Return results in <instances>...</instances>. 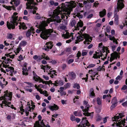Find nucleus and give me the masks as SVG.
I'll return each instance as SVG.
<instances>
[{"label": "nucleus", "mask_w": 127, "mask_h": 127, "mask_svg": "<svg viewBox=\"0 0 127 127\" xmlns=\"http://www.w3.org/2000/svg\"><path fill=\"white\" fill-rule=\"evenodd\" d=\"M86 28V26L83 27L80 31L81 34L80 35H78L77 37V40H75V42L76 44L78 43L80 41L83 40L84 39H85V40L84 42V44H89V43L88 42H91L92 39L91 36L86 33L82 34V32L85 30Z\"/></svg>", "instance_id": "1"}, {"label": "nucleus", "mask_w": 127, "mask_h": 127, "mask_svg": "<svg viewBox=\"0 0 127 127\" xmlns=\"http://www.w3.org/2000/svg\"><path fill=\"white\" fill-rule=\"evenodd\" d=\"M18 13L17 12H14L12 16L11 19V21L9 23L8 21L7 22V26L8 29L9 30L14 29L15 28V26H17L19 23V22L20 19H18V16H16Z\"/></svg>", "instance_id": "2"}, {"label": "nucleus", "mask_w": 127, "mask_h": 127, "mask_svg": "<svg viewBox=\"0 0 127 127\" xmlns=\"http://www.w3.org/2000/svg\"><path fill=\"white\" fill-rule=\"evenodd\" d=\"M51 22V19H50L49 20V19H47L46 20L43 21L42 22H40V24L38 26L36 25L35 27H37L39 29H37L36 30V32L37 33H40L41 31L44 30L45 29V27L46 26H48V24L50 23Z\"/></svg>", "instance_id": "3"}, {"label": "nucleus", "mask_w": 127, "mask_h": 127, "mask_svg": "<svg viewBox=\"0 0 127 127\" xmlns=\"http://www.w3.org/2000/svg\"><path fill=\"white\" fill-rule=\"evenodd\" d=\"M58 13L55 10H49L48 13V16L49 17L52 18H55L54 19V23L56 25H57L58 23L61 22L62 19L60 17L58 16Z\"/></svg>", "instance_id": "4"}, {"label": "nucleus", "mask_w": 127, "mask_h": 127, "mask_svg": "<svg viewBox=\"0 0 127 127\" xmlns=\"http://www.w3.org/2000/svg\"><path fill=\"white\" fill-rule=\"evenodd\" d=\"M4 93L5 94L3 96H1V98L2 99H4V100L2 101V103L3 104H5V106H6V105H7V101L11 100L10 96L12 95V93L9 92L8 90H6L4 92Z\"/></svg>", "instance_id": "5"}, {"label": "nucleus", "mask_w": 127, "mask_h": 127, "mask_svg": "<svg viewBox=\"0 0 127 127\" xmlns=\"http://www.w3.org/2000/svg\"><path fill=\"white\" fill-rule=\"evenodd\" d=\"M105 51L102 50V52L100 53H97L96 54H95L93 56V58L95 59H97L100 58V57H101V59L104 60V59L107 58V52H106Z\"/></svg>", "instance_id": "6"}, {"label": "nucleus", "mask_w": 127, "mask_h": 127, "mask_svg": "<svg viewBox=\"0 0 127 127\" xmlns=\"http://www.w3.org/2000/svg\"><path fill=\"white\" fill-rule=\"evenodd\" d=\"M51 33L46 29L41 32L40 34V37L44 39H47L50 35Z\"/></svg>", "instance_id": "7"}, {"label": "nucleus", "mask_w": 127, "mask_h": 127, "mask_svg": "<svg viewBox=\"0 0 127 127\" xmlns=\"http://www.w3.org/2000/svg\"><path fill=\"white\" fill-rule=\"evenodd\" d=\"M120 56L118 55V53L115 51L114 53H112L111 54V57H108V60L111 62L112 61L115 59H117L118 58H119Z\"/></svg>", "instance_id": "8"}, {"label": "nucleus", "mask_w": 127, "mask_h": 127, "mask_svg": "<svg viewBox=\"0 0 127 127\" xmlns=\"http://www.w3.org/2000/svg\"><path fill=\"white\" fill-rule=\"evenodd\" d=\"M122 9L118 8H115V11L114 12V17L115 18L114 23L117 25L118 24V19H119V15L117 14V12H118L119 10H121Z\"/></svg>", "instance_id": "9"}, {"label": "nucleus", "mask_w": 127, "mask_h": 127, "mask_svg": "<svg viewBox=\"0 0 127 127\" xmlns=\"http://www.w3.org/2000/svg\"><path fill=\"white\" fill-rule=\"evenodd\" d=\"M53 43H51L49 42H47L45 44L47 45L45 47L43 48V50L47 51H49V49H51L53 46V45L52 44Z\"/></svg>", "instance_id": "10"}, {"label": "nucleus", "mask_w": 127, "mask_h": 127, "mask_svg": "<svg viewBox=\"0 0 127 127\" xmlns=\"http://www.w3.org/2000/svg\"><path fill=\"white\" fill-rule=\"evenodd\" d=\"M124 1V0H118L116 8L122 9L124 7V5L123 2Z\"/></svg>", "instance_id": "11"}, {"label": "nucleus", "mask_w": 127, "mask_h": 127, "mask_svg": "<svg viewBox=\"0 0 127 127\" xmlns=\"http://www.w3.org/2000/svg\"><path fill=\"white\" fill-rule=\"evenodd\" d=\"M43 55H44L45 57L43 58L45 59L46 60H48V62L49 63H51L52 64H56L57 63V61L55 60H53L52 59H50L48 56H46V55L45 53H43Z\"/></svg>", "instance_id": "12"}, {"label": "nucleus", "mask_w": 127, "mask_h": 127, "mask_svg": "<svg viewBox=\"0 0 127 127\" xmlns=\"http://www.w3.org/2000/svg\"><path fill=\"white\" fill-rule=\"evenodd\" d=\"M53 105H49L48 106V108L52 111H53L54 110H56L59 109V107L57 105L55 104H53Z\"/></svg>", "instance_id": "13"}, {"label": "nucleus", "mask_w": 127, "mask_h": 127, "mask_svg": "<svg viewBox=\"0 0 127 127\" xmlns=\"http://www.w3.org/2000/svg\"><path fill=\"white\" fill-rule=\"evenodd\" d=\"M33 75L34 76L33 77V79L35 80V81H41L42 80V79L38 76L34 72V71L32 72Z\"/></svg>", "instance_id": "14"}, {"label": "nucleus", "mask_w": 127, "mask_h": 127, "mask_svg": "<svg viewBox=\"0 0 127 127\" xmlns=\"http://www.w3.org/2000/svg\"><path fill=\"white\" fill-rule=\"evenodd\" d=\"M73 34V33H71L70 34L69 32H66L65 34H64L62 35V36L64 37V38L68 39L70 38Z\"/></svg>", "instance_id": "15"}, {"label": "nucleus", "mask_w": 127, "mask_h": 127, "mask_svg": "<svg viewBox=\"0 0 127 127\" xmlns=\"http://www.w3.org/2000/svg\"><path fill=\"white\" fill-rule=\"evenodd\" d=\"M20 25L19 26V29H21L22 28L23 30H26L27 29V27H26L25 24L24 23H20Z\"/></svg>", "instance_id": "16"}, {"label": "nucleus", "mask_w": 127, "mask_h": 127, "mask_svg": "<svg viewBox=\"0 0 127 127\" xmlns=\"http://www.w3.org/2000/svg\"><path fill=\"white\" fill-rule=\"evenodd\" d=\"M106 11L105 9H104L102 11L99 12V16L100 17H103L106 14Z\"/></svg>", "instance_id": "17"}, {"label": "nucleus", "mask_w": 127, "mask_h": 127, "mask_svg": "<svg viewBox=\"0 0 127 127\" xmlns=\"http://www.w3.org/2000/svg\"><path fill=\"white\" fill-rule=\"evenodd\" d=\"M41 82H42L43 84H45L46 85L47 84L49 85L50 83L51 84H53L54 85L55 84L52 83V82L51 80H49V81H44L42 79V80H41V81L39 82V83H40Z\"/></svg>", "instance_id": "18"}, {"label": "nucleus", "mask_w": 127, "mask_h": 127, "mask_svg": "<svg viewBox=\"0 0 127 127\" xmlns=\"http://www.w3.org/2000/svg\"><path fill=\"white\" fill-rule=\"evenodd\" d=\"M71 9L68 8H65L64 9V11L65 12L66 14L68 15L70 14Z\"/></svg>", "instance_id": "19"}, {"label": "nucleus", "mask_w": 127, "mask_h": 127, "mask_svg": "<svg viewBox=\"0 0 127 127\" xmlns=\"http://www.w3.org/2000/svg\"><path fill=\"white\" fill-rule=\"evenodd\" d=\"M120 118H122V117H120V116H114V117L112 118V120L113 121L118 122V120Z\"/></svg>", "instance_id": "20"}, {"label": "nucleus", "mask_w": 127, "mask_h": 127, "mask_svg": "<svg viewBox=\"0 0 127 127\" xmlns=\"http://www.w3.org/2000/svg\"><path fill=\"white\" fill-rule=\"evenodd\" d=\"M90 96L91 97H93L95 96V94L94 92L93 89V88L90 89L89 93Z\"/></svg>", "instance_id": "21"}, {"label": "nucleus", "mask_w": 127, "mask_h": 127, "mask_svg": "<svg viewBox=\"0 0 127 127\" xmlns=\"http://www.w3.org/2000/svg\"><path fill=\"white\" fill-rule=\"evenodd\" d=\"M83 23L82 21H79L78 22V23L77 24V28H76V30L78 29L79 30V27H82L83 26Z\"/></svg>", "instance_id": "22"}, {"label": "nucleus", "mask_w": 127, "mask_h": 127, "mask_svg": "<svg viewBox=\"0 0 127 127\" xmlns=\"http://www.w3.org/2000/svg\"><path fill=\"white\" fill-rule=\"evenodd\" d=\"M74 15L77 16L79 19L82 18L83 17V15L81 14L79 12L75 13L74 14Z\"/></svg>", "instance_id": "23"}, {"label": "nucleus", "mask_w": 127, "mask_h": 127, "mask_svg": "<svg viewBox=\"0 0 127 127\" xmlns=\"http://www.w3.org/2000/svg\"><path fill=\"white\" fill-rule=\"evenodd\" d=\"M98 48H102V50L104 51V49H105V48H106V47H105L103 45L102 43L101 42L99 44Z\"/></svg>", "instance_id": "24"}, {"label": "nucleus", "mask_w": 127, "mask_h": 127, "mask_svg": "<svg viewBox=\"0 0 127 127\" xmlns=\"http://www.w3.org/2000/svg\"><path fill=\"white\" fill-rule=\"evenodd\" d=\"M13 2L14 4L16 6H17L20 3V1L19 0H13Z\"/></svg>", "instance_id": "25"}, {"label": "nucleus", "mask_w": 127, "mask_h": 127, "mask_svg": "<svg viewBox=\"0 0 127 127\" xmlns=\"http://www.w3.org/2000/svg\"><path fill=\"white\" fill-rule=\"evenodd\" d=\"M42 66V67L41 68L44 70L45 69L46 70H48V69H50V68L51 67L50 66H49L47 65H46L43 66L42 65L41 66L40 65V66Z\"/></svg>", "instance_id": "26"}, {"label": "nucleus", "mask_w": 127, "mask_h": 127, "mask_svg": "<svg viewBox=\"0 0 127 127\" xmlns=\"http://www.w3.org/2000/svg\"><path fill=\"white\" fill-rule=\"evenodd\" d=\"M69 75H70L72 79H75L76 76V75L73 72H70L68 74Z\"/></svg>", "instance_id": "27"}, {"label": "nucleus", "mask_w": 127, "mask_h": 127, "mask_svg": "<svg viewBox=\"0 0 127 127\" xmlns=\"http://www.w3.org/2000/svg\"><path fill=\"white\" fill-rule=\"evenodd\" d=\"M26 36L27 37H29V39H30V36L31 35V30H28L26 32Z\"/></svg>", "instance_id": "28"}, {"label": "nucleus", "mask_w": 127, "mask_h": 127, "mask_svg": "<svg viewBox=\"0 0 127 127\" xmlns=\"http://www.w3.org/2000/svg\"><path fill=\"white\" fill-rule=\"evenodd\" d=\"M2 66L4 67H5V68H6L7 67H8V69H6V71L7 72H8L9 71H10L11 70L10 69V68H9L10 67V66H9H9V65H7L6 64H2Z\"/></svg>", "instance_id": "29"}, {"label": "nucleus", "mask_w": 127, "mask_h": 127, "mask_svg": "<svg viewBox=\"0 0 127 127\" xmlns=\"http://www.w3.org/2000/svg\"><path fill=\"white\" fill-rule=\"evenodd\" d=\"M116 97H114L112 99L111 103H114L117 104L118 102Z\"/></svg>", "instance_id": "30"}, {"label": "nucleus", "mask_w": 127, "mask_h": 127, "mask_svg": "<svg viewBox=\"0 0 127 127\" xmlns=\"http://www.w3.org/2000/svg\"><path fill=\"white\" fill-rule=\"evenodd\" d=\"M73 87L74 88H77V89H79L80 88L79 85L76 83L74 84Z\"/></svg>", "instance_id": "31"}, {"label": "nucleus", "mask_w": 127, "mask_h": 127, "mask_svg": "<svg viewBox=\"0 0 127 127\" xmlns=\"http://www.w3.org/2000/svg\"><path fill=\"white\" fill-rule=\"evenodd\" d=\"M104 67L103 66V65L102 66V67L101 66H99L96 69V70H97V71H100L101 70H102L103 69L104 70V71L105 69L104 68H103V67Z\"/></svg>", "instance_id": "32"}, {"label": "nucleus", "mask_w": 127, "mask_h": 127, "mask_svg": "<svg viewBox=\"0 0 127 127\" xmlns=\"http://www.w3.org/2000/svg\"><path fill=\"white\" fill-rule=\"evenodd\" d=\"M9 68H10L11 70L10 72L11 73V74H10V75L11 76H13V72H14V68L12 67L11 66Z\"/></svg>", "instance_id": "33"}, {"label": "nucleus", "mask_w": 127, "mask_h": 127, "mask_svg": "<svg viewBox=\"0 0 127 127\" xmlns=\"http://www.w3.org/2000/svg\"><path fill=\"white\" fill-rule=\"evenodd\" d=\"M93 113V112L92 113H89L88 112H86V113L85 112V113H83V114L85 116H91V113Z\"/></svg>", "instance_id": "34"}, {"label": "nucleus", "mask_w": 127, "mask_h": 127, "mask_svg": "<svg viewBox=\"0 0 127 127\" xmlns=\"http://www.w3.org/2000/svg\"><path fill=\"white\" fill-rule=\"evenodd\" d=\"M34 86L35 87L36 89H37V91H39L41 94H43L42 90L38 88L36 85H35Z\"/></svg>", "instance_id": "35"}, {"label": "nucleus", "mask_w": 127, "mask_h": 127, "mask_svg": "<svg viewBox=\"0 0 127 127\" xmlns=\"http://www.w3.org/2000/svg\"><path fill=\"white\" fill-rule=\"evenodd\" d=\"M97 102L98 105H100L101 103V100L100 98L98 97L97 98Z\"/></svg>", "instance_id": "36"}, {"label": "nucleus", "mask_w": 127, "mask_h": 127, "mask_svg": "<svg viewBox=\"0 0 127 127\" xmlns=\"http://www.w3.org/2000/svg\"><path fill=\"white\" fill-rule=\"evenodd\" d=\"M43 120L41 122V125H40L39 127H45L46 125L43 123Z\"/></svg>", "instance_id": "37"}, {"label": "nucleus", "mask_w": 127, "mask_h": 127, "mask_svg": "<svg viewBox=\"0 0 127 127\" xmlns=\"http://www.w3.org/2000/svg\"><path fill=\"white\" fill-rule=\"evenodd\" d=\"M24 66L23 67L22 70H23L22 72H25L27 70V68H26V66L27 64H24Z\"/></svg>", "instance_id": "38"}, {"label": "nucleus", "mask_w": 127, "mask_h": 127, "mask_svg": "<svg viewBox=\"0 0 127 127\" xmlns=\"http://www.w3.org/2000/svg\"><path fill=\"white\" fill-rule=\"evenodd\" d=\"M121 121V120L120 119L118 121V122L119 123V124L117 125H116V126H118V127H122V126L121 125L122 124Z\"/></svg>", "instance_id": "39"}, {"label": "nucleus", "mask_w": 127, "mask_h": 127, "mask_svg": "<svg viewBox=\"0 0 127 127\" xmlns=\"http://www.w3.org/2000/svg\"><path fill=\"white\" fill-rule=\"evenodd\" d=\"M12 37L13 35L11 33L8 34L7 36V39H12Z\"/></svg>", "instance_id": "40"}, {"label": "nucleus", "mask_w": 127, "mask_h": 127, "mask_svg": "<svg viewBox=\"0 0 127 127\" xmlns=\"http://www.w3.org/2000/svg\"><path fill=\"white\" fill-rule=\"evenodd\" d=\"M89 110V108L87 107V106H86L85 107V109L84 110H83V111L84 112H88Z\"/></svg>", "instance_id": "41"}, {"label": "nucleus", "mask_w": 127, "mask_h": 127, "mask_svg": "<svg viewBox=\"0 0 127 127\" xmlns=\"http://www.w3.org/2000/svg\"><path fill=\"white\" fill-rule=\"evenodd\" d=\"M112 103V105L111 106H110V108L111 110H112L113 108H114L115 107H116L117 105V104L116 103Z\"/></svg>", "instance_id": "42"}, {"label": "nucleus", "mask_w": 127, "mask_h": 127, "mask_svg": "<svg viewBox=\"0 0 127 127\" xmlns=\"http://www.w3.org/2000/svg\"><path fill=\"white\" fill-rule=\"evenodd\" d=\"M5 55L6 56H7L8 57V56L10 57V58H11L12 59H13L14 58L15 56L14 55H13L11 56L9 54H5Z\"/></svg>", "instance_id": "43"}, {"label": "nucleus", "mask_w": 127, "mask_h": 127, "mask_svg": "<svg viewBox=\"0 0 127 127\" xmlns=\"http://www.w3.org/2000/svg\"><path fill=\"white\" fill-rule=\"evenodd\" d=\"M45 56L44 55H42L41 56H38V58L37 59L38 60H41L43 58H44Z\"/></svg>", "instance_id": "44"}, {"label": "nucleus", "mask_w": 127, "mask_h": 127, "mask_svg": "<svg viewBox=\"0 0 127 127\" xmlns=\"http://www.w3.org/2000/svg\"><path fill=\"white\" fill-rule=\"evenodd\" d=\"M76 24V22L75 20H73L71 22V26L72 27L74 26Z\"/></svg>", "instance_id": "45"}, {"label": "nucleus", "mask_w": 127, "mask_h": 127, "mask_svg": "<svg viewBox=\"0 0 127 127\" xmlns=\"http://www.w3.org/2000/svg\"><path fill=\"white\" fill-rule=\"evenodd\" d=\"M43 94H45V95H44V96H45L47 97L48 96V92L46 91H44L42 92Z\"/></svg>", "instance_id": "46"}, {"label": "nucleus", "mask_w": 127, "mask_h": 127, "mask_svg": "<svg viewBox=\"0 0 127 127\" xmlns=\"http://www.w3.org/2000/svg\"><path fill=\"white\" fill-rule=\"evenodd\" d=\"M95 64H90L89 65L87 66V68H91L95 66Z\"/></svg>", "instance_id": "47"}, {"label": "nucleus", "mask_w": 127, "mask_h": 127, "mask_svg": "<svg viewBox=\"0 0 127 127\" xmlns=\"http://www.w3.org/2000/svg\"><path fill=\"white\" fill-rule=\"evenodd\" d=\"M64 86L65 87V89H66L67 88L69 87L70 86V84L69 83H67L66 85H64Z\"/></svg>", "instance_id": "48"}, {"label": "nucleus", "mask_w": 127, "mask_h": 127, "mask_svg": "<svg viewBox=\"0 0 127 127\" xmlns=\"http://www.w3.org/2000/svg\"><path fill=\"white\" fill-rule=\"evenodd\" d=\"M36 15H37V16H36V18L37 19H41V18H43V17H42L41 18L40 17V15L38 13H36Z\"/></svg>", "instance_id": "49"}, {"label": "nucleus", "mask_w": 127, "mask_h": 127, "mask_svg": "<svg viewBox=\"0 0 127 127\" xmlns=\"http://www.w3.org/2000/svg\"><path fill=\"white\" fill-rule=\"evenodd\" d=\"M81 55V52L80 51H78L77 54V57H78V59H79Z\"/></svg>", "instance_id": "50"}, {"label": "nucleus", "mask_w": 127, "mask_h": 127, "mask_svg": "<svg viewBox=\"0 0 127 127\" xmlns=\"http://www.w3.org/2000/svg\"><path fill=\"white\" fill-rule=\"evenodd\" d=\"M73 36L72 37V39H69L68 40H67L66 41V43H69L70 42L72 41V40L73 39H74V38L73 37Z\"/></svg>", "instance_id": "51"}, {"label": "nucleus", "mask_w": 127, "mask_h": 127, "mask_svg": "<svg viewBox=\"0 0 127 127\" xmlns=\"http://www.w3.org/2000/svg\"><path fill=\"white\" fill-rule=\"evenodd\" d=\"M58 84L60 86H62L64 84L62 80H60L58 81Z\"/></svg>", "instance_id": "52"}, {"label": "nucleus", "mask_w": 127, "mask_h": 127, "mask_svg": "<svg viewBox=\"0 0 127 127\" xmlns=\"http://www.w3.org/2000/svg\"><path fill=\"white\" fill-rule=\"evenodd\" d=\"M87 52L83 50L82 52V56H83L86 55L87 54Z\"/></svg>", "instance_id": "53"}, {"label": "nucleus", "mask_w": 127, "mask_h": 127, "mask_svg": "<svg viewBox=\"0 0 127 127\" xmlns=\"http://www.w3.org/2000/svg\"><path fill=\"white\" fill-rule=\"evenodd\" d=\"M127 89V86L126 85H124L121 89V90H125Z\"/></svg>", "instance_id": "54"}, {"label": "nucleus", "mask_w": 127, "mask_h": 127, "mask_svg": "<svg viewBox=\"0 0 127 127\" xmlns=\"http://www.w3.org/2000/svg\"><path fill=\"white\" fill-rule=\"evenodd\" d=\"M27 44V42L25 41H23L21 42V44L24 46H25Z\"/></svg>", "instance_id": "55"}, {"label": "nucleus", "mask_w": 127, "mask_h": 127, "mask_svg": "<svg viewBox=\"0 0 127 127\" xmlns=\"http://www.w3.org/2000/svg\"><path fill=\"white\" fill-rule=\"evenodd\" d=\"M99 4V3H98L97 1H96L94 3V6L96 7Z\"/></svg>", "instance_id": "56"}, {"label": "nucleus", "mask_w": 127, "mask_h": 127, "mask_svg": "<svg viewBox=\"0 0 127 127\" xmlns=\"http://www.w3.org/2000/svg\"><path fill=\"white\" fill-rule=\"evenodd\" d=\"M75 117L73 116L72 115L71 116L70 119L72 121H74L75 120Z\"/></svg>", "instance_id": "57"}, {"label": "nucleus", "mask_w": 127, "mask_h": 127, "mask_svg": "<svg viewBox=\"0 0 127 127\" xmlns=\"http://www.w3.org/2000/svg\"><path fill=\"white\" fill-rule=\"evenodd\" d=\"M42 77H43L46 80H49V77L47 76L43 75V76Z\"/></svg>", "instance_id": "58"}, {"label": "nucleus", "mask_w": 127, "mask_h": 127, "mask_svg": "<svg viewBox=\"0 0 127 127\" xmlns=\"http://www.w3.org/2000/svg\"><path fill=\"white\" fill-rule=\"evenodd\" d=\"M74 61V60L73 59H70L68 60V64H71V63H72Z\"/></svg>", "instance_id": "59"}, {"label": "nucleus", "mask_w": 127, "mask_h": 127, "mask_svg": "<svg viewBox=\"0 0 127 127\" xmlns=\"http://www.w3.org/2000/svg\"><path fill=\"white\" fill-rule=\"evenodd\" d=\"M36 126H37V127H39V126H40L39 122V121H36L35 124Z\"/></svg>", "instance_id": "60"}, {"label": "nucleus", "mask_w": 127, "mask_h": 127, "mask_svg": "<svg viewBox=\"0 0 127 127\" xmlns=\"http://www.w3.org/2000/svg\"><path fill=\"white\" fill-rule=\"evenodd\" d=\"M11 6H6V7L5 8L7 10H10L12 9V8H11Z\"/></svg>", "instance_id": "61"}, {"label": "nucleus", "mask_w": 127, "mask_h": 127, "mask_svg": "<svg viewBox=\"0 0 127 127\" xmlns=\"http://www.w3.org/2000/svg\"><path fill=\"white\" fill-rule=\"evenodd\" d=\"M22 48L20 47H18L17 49V53H19V52L21 50Z\"/></svg>", "instance_id": "62"}, {"label": "nucleus", "mask_w": 127, "mask_h": 127, "mask_svg": "<svg viewBox=\"0 0 127 127\" xmlns=\"http://www.w3.org/2000/svg\"><path fill=\"white\" fill-rule=\"evenodd\" d=\"M107 117H105L103 119V121L104 123H105L107 121Z\"/></svg>", "instance_id": "63"}, {"label": "nucleus", "mask_w": 127, "mask_h": 127, "mask_svg": "<svg viewBox=\"0 0 127 127\" xmlns=\"http://www.w3.org/2000/svg\"><path fill=\"white\" fill-rule=\"evenodd\" d=\"M127 102H126V101H125V102L123 103L122 104V105L124 106H127Z\"/></svg>", "instance_id": "64"}]
</instances>
